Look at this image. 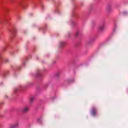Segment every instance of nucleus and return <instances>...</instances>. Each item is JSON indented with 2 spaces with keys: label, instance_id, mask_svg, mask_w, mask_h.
I'll return each mask as SVG.
<instances>
[{
  "label": "nucleus",
  "instance_id": "4",
  "mask_svg": "<svg viewBox=\"0 0 128 128\" xmlns=\"http://www.w3.org/2000/svg\"><path fill=\"white\" fill-rule=\"evenodd\" d=\"M96 108H94L92 110L91 112L92 116H96Z\"/></svg>",
  "mask_w": 128,
  "mask_h": 128
},
{
  "label": "nucleus",
  "instance_id": "9",
  "mask_svg": "<svg viewBox=\"0 0 128 128\" xmlns=\"http://www.w3.org/2000/svg\"><path fill=\"white\" fill-rule=\"evenodd\" d=\"M36 76H40V74L39 73L38 74L36 75Z\"/></svg>",
  "mask_w": 128,
  "mask_h": 128
},
{
  "label": "nucleus",
  "instance_id": "6",
  "mask_svg": "<svg viewBox=\"0 0 128 128\" xmlns=\"http://www.w3.org/2000/svg\"><path fill=\"white\" fill-rule=\"evenodd\" d=\"M64 44H66V42H60L59 46L60 48H62V46H64Z\"/></svg>",
  "mask_w": 128,
  "mask_h": 128
},
{
  "label": "nucleus",
  "instance_id": "8",
  "mask_svg": "<svg viewBox=\"0 0 128 128\" xmlns=\"http://www.w3.org/2000/svg\"><path fill=\"white\" fill-rule=\"evenodd\" d=\"M60 72H57L56 73L55 76H60Z\"/></svg>",
  "mask_w": 128,
  "mask_h": 128
},
{
  "label": "nucleus",
  "instance_id": "5",
  "mask_svg": "<svg viewBox=\"0 0 128 128\" xmlns=\"http://www.w3.org/2000/svg\"><path fill=\"white\" fill-rule=\"evenodd\" d=\"M80 34V31L79 30H76V32L75 34V36L76 38H78V36H79Z\"/></svg>",
  "mask_w": 128,
  "mask_h": 128
},
{
  "label": "nucleus",
  "instance_id": "11",
  "mask_svg": "<svg viewBox=\"0 0 128 128\" xmlns=\"http://www.w3.org/2000/svg\"><path fill=\"white\" fill-rule=\"evenodd\" d=\"M108 12H110V8H108Z\"/></svg>",
  "mask_w": 128,
  "mask_h": 128
},
{
  "label": "nucleus",
  "instance_id": "2",
  "mask_svg": "<svg viewBox=\"0 0 128 128\" xmlns=\"http://www.w3.org/2000/svg\"><path fill=\"white\" fill-rule=\"evenodd\" d=\"M20 128V125L18 124V122H16L15 124L11 125L10 126V128Z\"/></svg>",
  "mask_w": 128,
  "mask_h": 128
},
{
  "label": "nucleus",
  "instance_id": "14",
  "mask_svg": "<svg viewBox=\"0 0 128 128\" xmlns=\"http://www.w3.org/2000/svg\"><path fill=\"white\" fill-rule=\"evenodd\" d=\"M72 24H74V22H72Z\"/></svg>",
  "mask_w": 128,
  "mask_h": 128
},
{
  "label": "nucleus",
  "instance_id": "12",
  "mask_svg": "<svg viewBox=\"0 0 128 128\" xmlns=\"http://www.w3.org/2000/svg\"><path fill=\"white\" fill-rule=\"evenodd\" d=\"M114 31H116V29H114Z\"/></svg>",
  "mask_w": 128,
  "mask_h": 128
},
{
  "label": "nucleus",
  "instance_id": "7",
  "mask_svg": "<svg viewBox=\"0 0 128 128\" xmlns=\"http://www.w3.org/2000/svg\"><path fill=\"white\" fill-rule=\"evenodd\" d=\"M34 97H32L30 99V104H32V102H34Z\"/></svg>",
  "mask_w": 128,
  "mask_h": 128
},
{
  "label": "nucleus",
  "instance_id": "10",
  "mask_svg": "<svg viewBox=\"0 0 128 128\" xmlns=\"http://www.w3.org/2000/svg\"><path fill=\"white\" fill-rule=\"evenodd\" d=\"M38 122H40V124H41L42 122V120H38Z\"/></svg>",
  "mask_w": 128,
  "mask_h": 128
},
{
  "label": "nucleus",
  "instance_id": "13",
  "mask_svg": "<svg viewBox=\"0 0 128 128\" xmlns=\"http://www.w3.org/2000/svg\"><path fill=\"white\" fill-rule=\"evenodd\" d=\"M68 36H70V35H68Z\"/></svg>",
  "mask_w": 128,
  "mask_h": 128
},
{
  "label": "nucleus",
  "instance_id": "3",
  "mask_svg": "<svg viewBox=\"0 0 128 128\" xmlns=\"http://www.w3.org/2000/svg\"><path fill=\"white\" fill-rule=\"evenodd\" d=\"M29 110H30V108L28 106L24 107L22 110V112H24V113L28 112Z\"/></svg>",
  "mask_w": 128,
  "mask_h": 128
},
{
  "label": "nucleus",
  "instance_id": "1",
  "mask_svg": "<svg viewBox=\"0 0 128 128\" xmlns=\"http://www.w3.org/2000/svg\"><path fill=\"white\" fill-rule=\"evenodd\" d=\"M105 28H106V25H104V24H103L102 25H100L98 26V30H100V32H102V30H104Z\"/></svg>",
  "mask_w": 128,
  "mask_h": 128
}]
</instances>
